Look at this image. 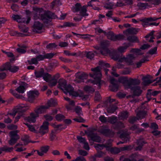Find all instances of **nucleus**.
Segmentation results:
<instances>
[{
	"label": "nucleus",
	"instance_id": "nucleus-1",
	"mask_svg": "<svg viewBox=\"0 0 161 161\" xmlns=\"http://www.w3.org/2000/svg\"><path fill=\"white\" fill-rule=\"evenodd\" d=\"M33 10L35 14L34 17L36 19H41L45 24H47L51 21L52 19L54 18V14L50 11H45L42 8L34 7Z\"/></svg>",
	"mask_w": 161,
	"mask_h": 161
},
{
	"label": "nucleus",
	"instance_id": "nucleus-2",
	"mask_svg": "<svg viewBox=\"0 0 161 161\" xmlns=\"http://www.w3.org/2000/svg\"><path fill=\"white\" fill-rule=\"evenodd\" d=\"M136 57L134 54H129L126 57L121 55L115 53L112 55V58L114 60L118 61L120 62H125L127 64L132 65L133 64V61Z\"/></svg>",
	"mask_w": 161,
	"mask_h": 161
},
{
	"label": "nucleus",
	"instance_id": "nucleus-3",
	"mask_svg": "<svg viewBox=\"0 0 161 161\" xmlns=\"http://www.w3.org/2000/svg\"><path fill=\"white\" fill-rule=\"evenodd\" d=\"M48 108V107L45 105L36 108L34 112L31 113L30 116L26 118V120L29 122L35 123L36 118L39 117V114L44 113Z\"/></svg>",
	"mask_w": 161,
	"mask_h": 161
},
{
	"label": "nucleus",
	"instance_id": "nucleus-4",
	"mask_svg": "<svg viewBox=\"0 0 161 161\" xmlns=\"http://www.w3.org/2000/svg\"><path fill=\"white\" fill-rule=\"evenodd\" d=\"M91 70L93 72V74H90V75L93 78L94 80H89V82L94 84L100 85L102 74L100 71V67L97 66L94 68H92Z\"/></svg>",
	"mask_w": 161,
	"mask_h": 161
},
{
	"label": "nucleus",
	"instance_id": "nucleus-5",
	"mask_svg": "<svg viewBox=\"0 0 161 161\" xmlns=\"http://www.w3.org/2000/svg\"><path fill=\"white\" fill-rule=\"evenodd\" d=\"M105 103L107 104V111L108 113H113L117 109L116 104L118 102L115 99H111L109 97Z\"/></svg>",
	"mask_w": 161,
	"mask_h": 161
},
{
	"label": "nucleus",
	"instance_id": "nucleus-6",
	"mask_svg": "<svg viewBox=\"0 0 161 161\" xmlns=\"http://www.w3.org/2000/svg\"><path fill=\"white\" fill-rule=\"evenodd\" d=\"M97 131L103 135L109 137H113L115 134L114 132L106 125L100 126Z\"/></svg>",
	"mask_w": 161,
	"mask_h": 161
},
{
	"label": "nucleus",
	"instance_id": "nucleus-7",
	"mask_svg": "<svg viewBox=\"0 0 161 161\" xmlns=\"http://www.w3.org/2000/svg\"><path fill=\"white\" fill-rule=\"evenodd\" d=\"M19 131L18 130L11 131L9 133V136L10 138L8 141L9 144L10 145H13L15 144L17 141L19 139L20 137L17 133Z\"/></svg>",
	"mask_w": 161,
	"mask_h": 161
},
{
	"label": "nucleus",
	"instance_id": "nucleus-8",
	"mask_svg": "<svg viewBox=\"0 0 161 161\" xmlns=\"http://www.w3.org/2000/svg\"><path fill=\"white\" fill-rule=\"evenodd\" d=\"M25 111V105L23 104H21L14 108L13 109V111L10 113L9 114L14 117L17 113H18L19 114H23V113Z\"/></svg>",
	"mask_w": 161,
	"mask_h": 161
},
{
	"label": "nucleus",
	"instance_id": "nucleus-9",
	"mask_svg": "<svg viewBox=\"0 0 161 161\" xmlns=\"http://www.w3.org/2000/svg\"><path fill=\"white\" fill-rule=\"evenodd\" d=\"M141 81L137 79H130L127 83L125 85V88L130 89L133 88L135 86L138 85L140 83Z\"/></svg>",
	"mask_w": 161,
	"mask_h": 161
},
{
	"label": "nucleus",
	"instance_id": "nucleus-10",
	"mask_svg": "<svg viewBox=\"0 0 161 161\" xmlns=\"http://www.w3.org/2000/svg\"><path fill=\"white\" fill-rule=\"evenodd\" d=\"M120 138L122 140V141H120L117 143V145L120 144L126 143L129 141V134L127 131H125L121 133L120 136Z\"/></svg>",
	"mask_w": 161,
	"mask_h": 161
},
{
	"label": "nucleus",
	"instance_id": "nucleus-11",
	"mask_svg": "<svg viewBox=\"0 0 161 161\" xmlns=\"http://www.w3.org/2000/svg\"><path fill=\"white\" fill-rule=\"evenodd\" d=\"M110 82L111 85L109 86L110 90L113 92H116L118 90V81L115 80L114 78H112L110 79Z\"/></svg>",
	"mask_w": 161,
	"mask_h": 161
},
{
	"label": "nucleus",
	"instance_id": "nucleus-12",
	"mask_svg": "<svg viewBox=\"0 0 161 161\" xmlns=\"http://www.w3.org/2000/svg\"><path fill=\"white\" fill-rule=\"evenodd\" d=\"M43 27V25L42 23L38 21H35L33 25V31L36 33H41Z\"/></svg>",
	"mask_w": 161,
	"mask_h": 161
},
{
	"label": "nucleus",
	"instance_id": "nucleus-13",
	"mask_svg": "<svg viewBox=\"0 0 161 161\" xmlns=\"http://www.w3.org/2000/svg\"><path fill=\"white\" fill-rule=\"evenodd\" d=\"M39 95V93L38 91H30L28 93L29 101L31 102H32L35 98L38 97Z\"/></svg>",
	"mask_w": 161,
	"mask_h": 161
},
{
	"label": "nucleus",
	"instance_id": "nucleus-14",
	"mask_svg": "<svg viewBox=\"0 0 161 161\" xmlns=\"http://www.w3.org/2000/svg\"><path fill=\"white\" fill-rule=\"evenodd\" d=\"M54 55L55 54L53 53H47L45 54L44 55L39 54V55L36 56V57L38 61L42 60L46 58H51L53 57Z\"/></svg>",
	"mask_w": 161,
	"mask_h": 161
},
{
	"label": "nucleus",
	"instance_id": "nucleus-15",
	"mask_svg": "<svg viewBox=\"0 0 161 161\" xmlns=\"http://www.w3.org/2000/svg\"><path fill=\"white\" fill-rule=\"evenodd\" d=\"M48 125L49 123L48 122H44L39 129V133L42 135H44L47 133L48 131Z\"/></svg>",
	"mask_w": 161,
	"mask_h": 161
},
{
	"label": "nucleus",
	"instance_id": "nucleus-16",
	"mask_svg": "<svg viewBox=\"0 0 161 161\" xmlns=\"http://www.w3.org/2000/svg\"><path fill=\"white\" fill-rule=\"evenodd\" d=\"M88 136L94 142H98L101 141L100 137L97 136L96 133H94L92 132H90L89 133Z\"/></svg>",
	"mask_w": 161,
	"mask_h": 161
},
{
	"label": "nucleus",
	"instance_id": "nucleus-17",
	"mask_svg": "<svg viewBox=\"0 0 161 161\" xmlns=\"http://www.w3.org/2000/svg\"><path fill=\"white\" fill-rule=\"evenodd\" d=\"M132 46V45L130 43L126 44L125 46H121L119 47L117 49L118 52L121 54L126 52L127 48L130 46Z\"/></svg>",
	"mask_w": 161,
	"mask_h": 161
},
{
	"label": "nucleus",
	"instance_id": "nucleus-18",
	"mask_svg": "<svg viewBox=\"0 0 161 161\" xmlns=\"http://www.w3.org/2000/svg\"><path fill=\"white\" fill-rule=\"evenodd\" d=\"M130 89L133 91V94L136 96H140L142 92L141 87L139 86H134L133 88Z\"/></svg>",
	"mask_w": 161,
	"mask_h": 161
},
{
	"label": "nucleus",
	"instance_id": "nucleus-19",
	"mask_svg": "<svg viewBox=\"0 0 161 161\" xmlns=\"http://www.w3.org/2000/svg\"><path fill=\"white\" fill-rule=\"evenodd\" d=\"M136 142L138 146L136 148V150H141L144 144L146 143L143 139H139L137 140Z\"/></svg>",
	"mask_w": 161,
	"mask_h": 161
},
{
	"label": "nucleus",
	"instance_id": "nucleus-20",
	"mask_svg": "<svg viewBox=\"0 0 161 161\" xmlns=\"http://www.w3.org/2000/svg\"><path fill=\"white\" fill-rule=\"evenodd\" d=\"M66 84L67 82L65 80H60L58 87L64 91L65 89L67 86Z\"/></svg>",
	"mask_w": 161,
	"mask_h": 161
},
{
	"label": "nucleus",
	"instance_id": "nucleus-21",
	"mask_svg": "<svg viewBox=\"0 0 161 161\" xmlns=\"http://www.w3.org/2000/svg\"><path fill=\"white\" fill-rule=\"evenodd\" d=\"M107 150L109 151L111 153L114 154H117L121 151V149L117 147H110L109 146L108 148L107 149Z\"/></svg>",
	"mask_w": 161,
	"mask_h": 161
},
{
	"label": "nucleus",
	"instance_id": "nucleus-22",
	"mask_svg": "<svg viewBox=\"0 0 161 161\" xmlns=\"http://www.w3.org/2000/svg\"><path fill=\"white\" fill-rule=\"evenodd\" d=\"M119 118L120 120H124L127 119L128 116V113L126 111H123L119 114Z\"/></svg>",
	"mask_w": 161,
	"mask_h": 161
},
{
	"label": "nucleus",
	"instance_id": "nucleus-23",
	"mask_svg": "<svg viewBox=\"0 0 161 161\" xmlns=\"http://www.w3.org/2000/svg\"><path fill=\"white\" fill-rule=\"evenodd\" d=\"M108 146L106 144H97L95 145L94 147L97 151H99L103 149L104 147L106 148V150H107V149L108 148Z\"/></svg>",
	"mask_w": 161,
	"mask_h": 161
},
{
	"label": "nucleus",
	"instance_id": "nucleus-24",
	"mask_svg": "<svg viewBox=\"0 0 161 161\" xmlns=\"http://www.w3.org/2000/svg\"><path fill=\"white\" fill-rule=\"evenodd\" d=\"M147 115V112L145 111H139L136 114V116L139 120L144 118Z\"/></svg>",
	"mask_w": 161,
	"mask_h": 161
},
{
	"label": "nucleus",
	"instance_id": "nucleus-25",
	"mask_svg": "<svg viewBox=\"0 0 161 161\" xmlns=\"http://www.w3.org/2000/svg\"><path fill=\"white\" fill-rule=\"evenodd\" d=\"M87 6L84 5L81 7L79 12L80 14L82 16H87L88 14L86 13L87 11Z\"/></svg>",
	"mask_w": 161,
	"mask_h": 161
},
{
	"label": "nucleus",
	"instance_id": "nucleus-26",
	"mask_svg": "<svg viewBox=\"0 0 161 161\" xmlns=\"http://www.w3.org/2000/svg\"><path fill=\"white\" fill-rule=\"evenodd\" d=\"M138 155L137 154H133L130 156L131 159L125 158L123 161H137L136 159L138 158Z\"/></svg>",
	"mask_w": 161,
	"mask_h": 161
},
{
	"label": "nucleus",
	"instance_id": "nucleus-27",
	"mask_svg": "<svg viewBox=\"0 0 161 161\" xmlns=\"http://www.w3.org/2000/svg\"><path fill=\"white\" fill-rule=\"evenodd\" d=\"M11 65L9 63H6L0 67V71L4 70H9Z\"/></svg>",
	"mask_w": 161,
	"mask_h": 161
},
{
	"label": "nucleus",
	"instance_id": "nucleus-28",
	"mask_svg": "<svg viewBox=\"0 0 161 161\" xmlns=\"http://www.w3.org/2000/svg\"><path fill=\"white\" fill-rule=\"evenodd\" d=\"M76 75L77 78L82 80L86 79L87 77V75L84 73H77L76 74Z\"/></svg>",
	"mask_w": 161,
	"mask_h": 161
},
{
	"label": "nucleus",
	"instance_id": "nucleus-29",
	"mask_svg": "<svg viewBox=\"0 0 161 161\" xmlns=\"http://www.w3.org/2000/svg\"><path fill=\"white\" fill-rule=\"evenodd\" d=\"M100 52L103 55L106 56L108 54H110V50L107 47L102 48L100 50Z\"/></svg>",
	"mask_w": 161,
	"mask_h": 161
},
{
	"label": "nucleus",
	"instance_id": "nucleus-30",
	"mask_svg": "<svg viewBox=\"0 0 161 161\" xmlns=\"http://www.w3.org/2000/svg\"><path fill=\"white\" fill-rule=\"evenodd\" d=\"M57 104V102L55 100L51 99L50 100L48 101L47 104L45 105L48 107V108L50 107L55 106Z\"/></svg>",
	"mask_w": 161,
	"mask_h": 161
},
{
	"label": "nucleus",
	"instance_id": "nucleus-31",
	"mask_svg": "<svg viewBox=\"0 0 161 161\" xmlns=\"http://www.w3.org/2000/svg\"><path fill=\"white\" fill-rule=\"evenodd\" d=\"M21 140L24 142L25 145H27L28 143L31 142L29 140V137L28 136L25 135L24 136L21 138ZM35 142H32L34 143Z\"/></svg>",
	"mask_w": 161,
	"mask_h": 161
},
{
	"label": "nucleus",
	"instance_id": "nucleus-32",
	"mask_svg": "<svg viewBox=\"0 0 161 161\" xmlns=\"http://www.w3.org/2000/svg\"><path fill=\"white\" fill-rule=\"evenodd\" d=\"M127 40L130 42H138L139 41L137 37L135 36H130L127 38Z\"/></svg>",
	"mask_w": 161,
	"mask_h": 161
},
{
	"label": "nucleus",
	"instance_id": "nucleus-33",
	"mask_svg": "<svg viewBox=\"0 0 161 161\" xmlns=\"http://www.w3.org/2000/svg\"><path fill=\"white\" fill-rule=\"evenodd\" d=\"M108 39L114 41H115V35L112 31H110L106 34Z\"/></svg>",
	"mask_w": 161,
	"mask_h": 161
},
{
	"label": "nucleus",
	"instance_id": "nucleus-34",
	"mask_svg": "<svg viewBox=\"0 0 161 161\" xmlns=\"http://www.w3.org/2000/svg\"><path fill=\"white\" fill-rule=\"evenodd\" d=\"M119 82L122 83L124 84L125 87V85L126 84L129 80H128V78L126 77H121L119 78Z\"/></svg>",
	"mask_w": 161,
	"mask_h": 161
},
{
	"label": "nucleus",
	"instance_id": "nucleus-35",
	"mask_svg": "<svg viewBox=\"0 0 161 161\" xmlns=\"http://www.w3.org/2000/svg\"><path fill=\"white\" fill-rule=\"evenodd\" d=\"M117 121V118L115 116H111L108 117V122L111 124H114Z\"/></svg>",
	"mask_w": 161,
	"mask_h": 161
},
{
	"label": "nucleus",
	"instance_id": "nucleus-36",
	"mask_svg": "<svg viewBox=\"0 0 161 161\" xmlns=\"http://www.w3.org/2000/svg\"><path fill=\"white\" fill-rule=\"evenodd\" d=\"M81 7L80 3H77L75 5V6L72 7V10L74 12H78L79 11Z\"/></svg>",
	"mask_w": 161,
	"mask_h": 161
},
{
	"label": "nucleus",
	"instance_id": "nucleus-37",
	"mask_svg": "<svg viewBox=\"0 0 161 161\" xmlns=\"http://www.w3.org/2000/svg\"><path fill=\"white\" fill-rule=\"evenodd\" d=\"M3 152H4L6 153H10L12 152L14 150V148L13 147H9L6 146H5L2 147Z\"/></svg>",
	"mask_w": 161,
	"mask_h": 161
},
{
	"label": "nucleus",
	"instance_id": "nucleus-38",
	"mask_svg": "<svg viewBox=\"0 0 161 161\" xmlns=\"http://www.w3.org/2000/svg\"><path fill=\"white\" fill-rule=\"evenodd\" d=\"M65 89L63 92L66 94L68 93L70 94L74 90V88L70 85L66 86Z\"/></svg>",
	"mask_w": 161,
	"mask_h": 161
},
{
	"label": "nucleus",
	"instance_id": "nucleus-39",
	"mask_svg": "<svg viewBox=\"0 0 161 161\" xmlns=\"http://www.w3.org/2000/svg\"><path fill=\"white\" fill-rule=\"evenodd\" d=\"M42 77L43 79L47 82L50 80L52 78L51 75L47 73H44Z\"/></svg>",
	"mask_w": 161,
	"mask_h": 161
},
{
	"label": "nucleus",
	"instance_id": "nucleus-40",
	"mask_svg": "<svg viewBox=\"0 0 161 161\" xmlns=\"http://www.w3.org/2000/svg\"><path fill=\"white\" fill-rule=\"evenodd\" d=\"M27 62L30 65L32 64L37 65L38 63V62L36 57L32 58L31 60H28Z\"/></svg>",
	"mask_w": 161,
	"mask_h": 161
},
{
	"label": "nucleus",
	"instance_id": "nucleus-41",
	"mask_svg": "<svg viewBox=\"0 0 161 161\" xmlns=\"http://www.w3.org/2000/svg\"><path fill=\"white\" fill-rule=\"evenodd\" d=\"M125 32L129 34H136L137 32L136 29L133 27L128 28L126 30Z\"/></svg>",
	"mask_w": 161,
	"mask_h": 161
},
{
	"label": "nucleus",
	"instance_id": "nucleus-42",
	"mask_svg": "<svg viewBox=\"0 0 161 161\" xmlns=\"http://www.w3.org/2000/svg\"><path fill=\"white\" fill-rule=\"evenodd\" d=\"M147 6L148 4L147 3H139L137 4V7L140 9H145Z\"/></svg>",
	"mask_w": 161,
	"mask_h": 161
},
{
	"label": "nucleus",
	"instance_id": "nucleus-43",
	"mask_svg": "<svg viewBox=\"0 0 161 161\" xmlns=\"http://www.w3.org/2000/svg\"><path fill=\"white\" fill-rule=\"evenodd\" d=\"M104 7L107 9H112L113 8H115L114 5V4L113 3L110 2L107 3H105Z\"/></svg>",
	"mask_w": 161,
	"mask_h": 161
},
{
	"label": "nucleus",
	"instance_id": "nucleus-44",
	"mask_svg": "<svg viewBox=\"0 0 161 161\" xmlns=\"http://www.w3.org/2000/svg\"><path fill=\"white\" fill-rule=\"evenodd\" d=\"M130 129L133 130H137L138 132H140L143 131L144 130L142 128H139L137 125H134L131 126Z\"/></svg>",
	"mask_w": 161,
	"mask_h": 161
},
{
	"label": "nucleus",
	"instance_id": "nucleus-45",
	"mask_svg": "<svg viewBox=\"0 0 161 161\" xmlns=\"http://www.w3.org/2000/svg\"><path fill=\"white\" fill-rule=\"evenodd\" d=\"M12 18L14 20L16 21L17 22L19 23V22H24V21L21 20V17L18 15H13L12 16Z\"/></svg>",
	"mask_w": 161,
	"mask_h": 161
},
{
	"label": "nucleus",
	"instance_id": "nucleus-46",
	"mask_svg": "<svg viewBox=\"0 0 161 161\" xmlns=\"http://www.w3.org/2000/svg\"><path fill=\"white\" fill-rule=\"evenodd\" d=\"M141 50L140 49L137 48H131L130 51V52L134 53L135 55H141L142 54L140 53Z\"/></svg>",
	"mask_w": 161,
	"mask_h": 161
},
{
	"label": "nucleus",
	"instance_id": "nucleus-47",
	"mask_svg": "<svg viewBox=\"0 0 161 161\" xmlns=\"http://www.w3.org/2000/svg\"><path fill=\"white\" fill-rule=\"evenodd\" d=\"M72 33L74 35H75L78 37H79V36H81L82 37H81V38H83V39H87L89 38V36H90V35L88 34H86V35H82V34H77L73 32H72Z\"/></svg>",
	"mask_w": 161,
	"mask_h": 161
},
{
	"label": "nucleus",
	"instance_id": "nucleus-48",
	"mask_svg": "<svg viewBox=\"0 0 161 161\" xmlns=\"http://www.w3.org/2000/svg\"><path fill=\"white\" fill-rule=\"evenodd\" d=\"M25 88L24 86H21L18 87L16 89V90L18 92L21 93H23L24 92Z\"/></svg>",
	"mask_w": 161,
	"mask_h": 161
},
{
	"label": "nucleus",
	"instance_id": "nucleus-49",
	"mask_svg": "<svg viewBox=\"0 0 161 161\" xmlns=\"http://www.w3.org/2000/svg\"><path fill=\"white\" fill-rule=\"evenodd\" d=\"M124 36L121 34L115 35V41H119L123 40L124 38Z\"/></svg>",
	"mask_w": 161,
	"mask_h": 161
},
{
	"label": "nucleus",
	"instance_id": "nucleus-50",
	"mask_svg": "<svg viewBox=\"0 0 161 161\" xmlns=\"http://www.w3.org/2000/svg\"><path fill=\"white\" fill-rule=\"evenodd\" d=\"M84 89L85 91L88 92H93L95 91L93 88L89 86H85Z\"/></svg>",
	"mask_w": 161,
	"mask_h": 161
},
{
	"label": "nucleus",
	"instance_id": "nucleus-51",
	"mask_svg": "<svg viewBox=\"0 0 161 161\" xmlns=\"http://www.w3.org/2000/svg\"><path fill=\"white\" fill-rule=\"evenodd\" d=\"M48 82H49V85L50 86H53L56 85L57 83V81L56 80L53 79L52 78Z\"/></svg>",
	"mask_w": 161,
	"mask_h": 161
},
{
	"label": "nucleus",
	"instance_id": "nucleus-52",
	"mask_svg": "<svg viewBox=\"0 0 161 161\" xmlns=\"http://www.w3.org/2000/svg\"><path fill=\"white\" fill-rule=\"evenodd\" d=\"M19 69L18 66H10L9 71L13 73H15Z\"/></svg>",
	"mask_w": 161,
	"mask_h": 161
},
{
	"label": "nucleus",
	"instance_id": "nucleus-53",
	"mask_svg": "<svg viewBox=\"0 0 161 161\" xmlns=\"http://www.w3.org/2000/svg\"><path fill=\"white\" fill-rule=\"evenodd\" d=\"M55 5H61V3L59 0H54L52 3L51 7L52 8H53Z\"/></svg>",
	"mask_w": 161,
	"mask_h": 161
},
{
	"label": "nucleus",
	"instance_id": "nucleus-54",
	"mask_svg": "<svg viewBox=\"0 0 161 161\" xmlns=\"http://www.w3.org/2000/svg\"><path fill=\"white\" fill-rule=\"evenodd\" d=\"M59 59L64 63H69L72 62V60L69 58H66L63 57H60L59 58Z\"/></svg>",
	"mask_w": 161,
	"mask_h": 161
},
{
	"label": "nucleus",
	"instance_id": "nucleus-55",
	"mask_svg": "<svg viewBox=\"0 0 161 161\" xmlns=\"http://www.w3.org/2000/svg\"><path fill=\"white\" fill-rule=\"evenodd\" d=\"M10 34L12 36H24V34H23L20 33H19L18 32L15 31H11Z\"/></svg>",
	"mask_w": 161,
	"mask_h": 161
},
{
	"label": "nucleus",
	"instance_id": "nucleus-56",
	"mask_svg": "<svg viewBox=\"0 0 161 161\" xmlns=\"http://www.w3.org/2000/svg\"><path fill=\"white\" fill-rule=\"evenodd\" d=\"M55 118L57 120L61 121L64 120L65 117L64 116L63 114H58L56 115Z\"/></svg>",
	"mask_w": 161,
	"mask_h": 161
},
{
	"label": "nucleus",
	"instance_id": "nucleus-57",
	"mask_svg": "<svg viewBox=\"0 0 161 161\" xmlns=\"http://www.w3.org/2000/svg\"><path fill=\"white\" fill-rule=\"evenodd\" d=\"M86 57L90 59H92L94 56V54L92 52H87L86 54Z\"/></svg>",
	"mask_w": 161,
	"mask_h": 161
},
{
	"label": "nucleus",
	"instance_id": "nucleus-58",
	"mask_svg": "<svg viewBox=\"0 0 161 161\" xmlns=\"http://www.w3.org/2000/svg\"><path fill=\"white\" fill-rule=\"evenodd\" d=\"M49 149V146H46L41 147L40 150L44 153H46Z\"/></svg>",
	"mask_w": 161,
	"mask_h": 161
},
{
	"label": "nucleus",
	"instance_id": "nucleus-59",
	"mask_svg": "<svg viewBox=\"0 0 161 161\" xmlns=\"http://www.w3.org/2000/svg\"><path fill=\"white\" fill-rule=\"evenodd\" d=\"M18 26L20 31L22 32H27L28 31V28L27 27H25L24 26H22L21 25H19Z\"/></svg>",
	"mask_w": 161,
	"mask_h": 161
},
{
	"label": "nucleus",
	"instance_id": "nucleus-60",
	"mask_svg": "<svg viewBox=\"0 0 161 161\" xmlns=\"http://www.w3.org/2000/svg\"><path fill=\"white\" fill-rule=\"evenodd\" d=\"M146 59L145 58H144L141 59L139 61L137 62L136 63V67L137 68H139L142 65V64L143 63L145 62L146 61Z\"/></svg>",
	"mask_w": 161,
	"mask_h": 161
},
{
	"label": "nucleus",
	"instance_id": "nucleus-61",
	"mask_svg": "<svg viewBox=\"0 0 161 161\" xmlns=\"http://www.w3.org/2000/svg\"><path fill=\"white\" fill-rule=\"evenodd\" d=\"M124 127L125 125L124 124L121 122H119L116 124V127L115 128L119 129L124 128Z\"/></svg>",
	"mask_w": 161,
	"mask_h": 161
},
{
	"label": "nucleus",
	"instance_id": "nucleus-62",
	"mask_svg": "<svg viewBox=\"0 0 161 161\" xmlns=\"http://www.w3.org/2000/svg\"><path fill=\"white\" fill-rule=\"evenodd\" d=\"M44 74L43 71H36L35 72V75L36 77L39 78L43 76Z\"/></svg>",
	"mask_w": 161,
	"mask_h": 161
},
{
	"label": "nucleus",
	"instance_id": "nucleus-63",
	"mask_svg": "<svg viewBox=\"0 0 161 161\" xmlns=\"http://www.w3.org/2000/svg\"><path fill=\"white\" fill-rule=\"evenodd\" d=\"M57 46L55 43H50L46 46V48L48 49H52Z\"/></svg>",
	"mask_w": 161,
	"mask_h": 161
},
{
	"label": "nucleus",
	"instance_id": "nucleus-64",
	"mask_svg": "<svg viewBox=\"0 0 161 161\" xmlns=\"http://www.w3.org/2000/svg\"><path fill=\"white\" fill-rule=\"evenodd\" d=\"M71 161H86V159L82 156H79L77 157L75 159Z\"/></svg>",
	"mask_w": 161,
	"mask_h": 161
}]
</instances>
